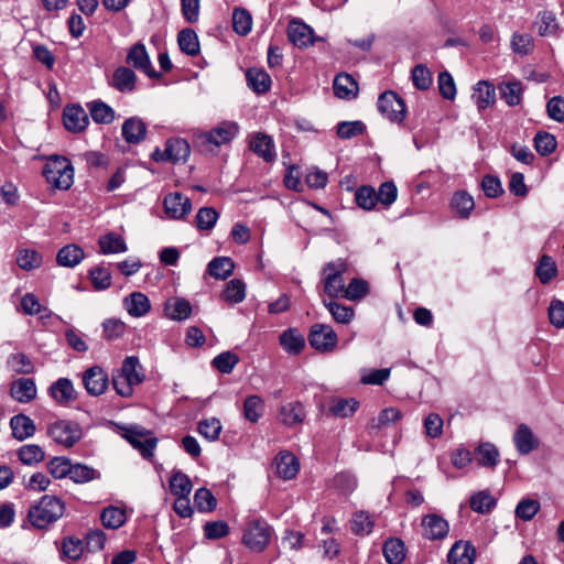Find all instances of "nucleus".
I'll return each instance as SVG.
<instances>
[{"instance_id": "15", "label": "nucleus", "mask_w": 564, "mask_h": 564, "mask_svg": "<svg viewBox=\"0 0 564 564\" xmlns=\"http://www.w3.org/2000/svg\"><path fill=\"white\" fill-rule=\"evenodd\" d=\"M50 397L61 405H67L77 399V391L68 378H59L48 388Z\"/></svg>"}, {"instance_id": "9", "label": "nucleus", "mask_w": 564, "mask_h": 564, "mask_svg": "<svg viewBox=\"0 0 564 564\" xmlns=\"http://www.w3.org/2000/svg\"><path fill=\"white\" fill-rule=\"evenodd\" d=\"M239 127L236 122L224 121L208 132L200 135L204 142L220 147L227 144L238 134Z\"/></svg>"}, {"instance_id": "52", "label": "nucleus", "mask_w": 564, "mask_h": 564, "mask_svg": "<svg viewBox=\"0 0 564 564\" xmlns=\"http://www.w3.org/2000/svg\"><path fill=\"white\" fill-rule=\"evenodd\" d=\"M556 145L557 142L555 137L549 132L539 131L534 137V148L542 156L552 154L555 151Z\"/></svg>"}, {"instance_id": "27", "label": "nucleus", "mask_w": 564, "mask_h": 564, "mask_svg": "<svg viewBox=\"0 0 564 564\" xmlns=\"http://www.w3.org/2000/svg\"><path fill=\"white\" fill-rule=\"evenodd\" d=\"M84 257V250L79 246L69 243L58 250L56 262L61 267L74 268L82 262Z\"/></svg>"}, {"instance_id": "64", "label": "nucleus", "mask_w": 564, "mask_h": 564, "mask_svg": "<svg viewBox=\"0 0 564 564\" xmlns=\"http://www.w3.org/2000/svg\"><path fill=\"white\" fill-rule=\"evenodd\" d=\"M550 323L556 328H564V302L561 300H553L550 303L549 310Z\"/></svg>"}, {"instance_id": "60", "label": "nucleus", "mask_w": 564, "mask_h": 564, "mask_svg": "<svg viewBox=\"0 0 564 564\" xmlns=\"http://www.w3.org/2000/svg\"><path fill=\"white\" fill-rule=\"evenodd\" d=\"M8 364L17 373L30 375L34 372V365L29 357L22 352L11 355L8 359Z\"/></svg>"}, {"instance_id": "20", "label": "nucleus", "mask_w": 564, "mask_h": 564, "mask_svg": "<svg viewBox=\"0 0 564 564\" xmlns=\"http://www.w3.org/2000/svg\"><path fill=\"white\" fill-rule=\"evenodd\" d=\"M451 564H473L476 560V549L469 542L458 541L447 555Z\"/></svg>"}, {"instance_id": "26", "label": "nucleus", "mask_w": 564, "mask_h": 564, "mask_svg": "<svg viewBox=\"0 0 564 564\" xmlns=\"http://www.w3.org/2000/svg\"><path fill=\"white\" fill-rule=\"evenodd\" d=\"M10 426L12 435L19 441H24L35 433L34 422L25 414H17L11 417Z\"/></svg>"}, {"instance_id": "51", "label": "nucleus", "mask_w": 564, "mask_h": 564, "mask_svg": "<svg viewBox=\"0 0 564 564\" xmlns=\"http://www.w3.org/2000/svg\"><path fill=\"white\" fill-rule=\"evenodd\" d=\"M535 274L540 282L543 284L549 283L557 274V267L555 261L550 256H542L539 265L535 269Z\"/></svg>"}, {"instance_id": "19", "label": "nucleus", "mask_w": 564, "mask_h": 564, "mask_svg": "<svg viewBox=\"0 0 564 564\" xmlns=\"http://www.w3.org/2000/svg\"><path fill=\"white\" fill-rule=\"evenodd\" d=\"M289 40L297 47H307L314 43L313 30L300 21H291L288 28Z\"/></svg>"}, {"instance_id": "7", "label": "nucleus", "mask_w": 564, "mask_h": 564, "mask_svg": "<svg viewBox=\"0 0 564 564\" xmlns=\"http://www.w3.org/2000/svg\"><path fill=\"white\" fill-rule=\"evenodd\" d=\"M377 105L379 111L392 122H402L405 118V104L403 99L393 91H384L381 94Z\"/></svg>"}, {"instance_id": "23", "label": "nucleus", "mask_w": 564, "mask_h": 564, "mask_svg": "<svg viewBox=\"0 0 564 564\" xmlns=\"http://www.w3.org/2000/svg\"><path fill=\"white\" fill-rule=\"evenodd\" d=\"M122 137L128 143H140L147 134L145 123L137 117L127 119L122 124Z\"/></svg>"}, {"instance_id": "24", "label": "nucleus", "mask_w": 564, "mask_h": 564, "mask_svg": "<svg viewBox=\"0 0 564 564\" xmlns=\"http://www.w3.org/2000/svg\"><path fill=\"white\" fill-rule=\"evenodd\" d=\"M449 206L458 217L466 219L474 210L475 202L473 196L466 191H457L453 194Z\"/></svg>"}, {"instance_id": "28", "label": "nucleus", "mask_w": 564, "mask_h": 564, "mask_svg": "<svg viewBox=\"0 0 564 564\" xmlns=\"http://www.w3.org/2000/svg\"><path fill=\"white\" fill-rule=\"evenodd\" d=\"M334 94L338 98L350 99L357 96L358 84L349 74H339L333 84Z\"/></svg>"}, {"instance_id": "39", "label": "nucleus", "mask_w": 564, "mask_h": 564, "mask_svg": "<svg viewBox=\"0 0 564 564\" xmlns=\"http://www.w3.org/2000/svg\"><path fill=\"white\" fill-rule=\"evenodd\" d=\"M235 269L234 261L229 257H217L208 263V273L218 280H225L231 275Z\"/></svg>"}, {"instance_id": "31", "label": "nucleus", "mask_w": 564, "mask_h": 564, "mask_svg": "<svg viewBox=\"0 0 564 564\" xmlns=\"http://www.w3.org/2000/svg\"><path fill=\"white\" fill-rule=\"evenodd\" d=\"M192 490V482L189 478L178 471V517L187 518L193 513V509L189 507V500L187 495Z\"/></svg>"}, {"instance_id": "43", "label": "nucleus", "mask_w": 564, "mask_h": 564, "mask_svg": "<svg viewBox=\"0 0 564 564\" xmlns=\"http://www.w3.org/2000/svg\"><path fill=\"white\" fill-rule=\"evenodd\" d=\"M501 98L510 107L520 105L522 100V84L520 82L503 83L499 87Z\"/></svg>"}, {"instance_id": "56", "label": "nucleus", "mask_w": 564, "mask_h": 564, "mask_svg": "<svg viewBox=\"0 0 564 564\" xmlns=\"http://www.w3.org/2000/svg\"><path fill=\"white\" fill-rule=\"evenodd\" d=\"M68 477L74 482L84 484V482H88L90 480L98 478L99 473L96 469H94L87 465H83V464L73 465L72 464Z\"/></svg>"}, {"instance_id": "42", "label": "nucleus", "mask_w": 564, "mask_h": 564, "mask_svg": "<svg viewBox=\"0 0 564 564\" xmlns=\"http://www.w3.org/2000/svg\"><path fill=\"white\" fill-rule=\"evenodd\" d=\"M43 258L34 249H21L17 254V263L20 269L31 271L42 265Z\"/></svg>"}, {"instance_id": "11", "label": "nucleus", "mask_w": 564, "mask_h": 564, "mask_svg": "<svg viewBox=\"0 0 564 564\" xmlns=\"http://www.w3.org/2000/svg\"><path fill=\"white\" fill-rule=\"evenodd\" d=\"M513 444L520 455H529L540 446V440L527 424H520L513 434Z\"/></svg>"}, {"instance_id": "38", "label": "nucleus", "mask_w": 564, "mask_h": 564, "mask_svg": "<svg viewBox=\"0 0 564 564\" xmlns=\"http://www.w3.org/2000/svg\"><path fill=\"white\" fill-rule=\"evenodd\" d=\"M178 48L187 55H197L200 51L198 35L186 28L178 32Z\"/></svg>"}, {"instance_id": "32", "label": "nucleus", "mask_w": 564, "mask_h": 564, "mask_svg": "<svg viewBox=\"0 0 564 564\" xmlns=\"http://www.w3.org/2000/svg\"><path fill=\"white\" fill-rule=\"evenodd\" d=\"M98 245L102 254L122 253L128 249L124 239L115 232L100 236Z\"/></svg>"}, {"instance_id": "6", "label": "nucleus", "mask_w": 564, "mask_h": 564, "mask_svg": "<svg viewBox=\"0 0 564 564\" xmlns=\"http://www.w3.org/2000/svg\"><path fill=\"white\" fill-rule=\"evenodd\" d=\"M308 341L314 349L321 352H330L336 348L338 337L332 326L314 324L310 330Z\"/></svg>"}, {"instance_id": "44", "label": "nucleus", "mask_w": 564, "mask_h": 564, "mask_svg": "<svg viewBox=\"0 0 564 564\" xmlns=\"http://www.w3.org/2000/svg\"><path fill=\"white\" fill-rule=\"evenodd\" d=\"M18 457L24 465H35L44 460L45 453L40 445L26 444L19 448Z\"/></svg>"}, {"instance_id": "22", "label": "nucleus", "mask_w": 564, "mask_h": 564, "mask_svg": "<svg viewBox=\"0 0 564 564\" xmlns=\"http://www.w3.org/2000/svg\"><path fill=\"white\" fill-rule=\"evenodd\" d=\"M471 99L479 111L494 105L496 100V91L494 85L486 80L478 82L474 87Z\"/></svg>"}, {"instance_id": "61", "label": "nucleus", "mask_w": 564, "mask_h": 564, "mask_svg": "<svg viewBox=\"0 0 564 564\" xmlns=\"http://www.w3.org/2000/svg\"><path fill=\"white\" fill-rule=\"evenodd\" d=\"M89 276L96 290H106L111 285V274L109 270L102 265L93 268L89 271Z\"/></svg>"}, {"instance_id": "53", "label": "nucleus", "mask_w": 564, "mask_h": 564, "mask_svg": "<svg viewBox=\"0 0 564 564\" xmlns=\"http://www.w3.org/2000/svg\"><path fill=\"white\" fill-rule=\"evenodd\" d=\"M102 524L108 529H118L126 522V513L117 507L105 508L100 514Z\"/></svg>"}, {"instance_id": "30", "label": "nucleus", "mask_w": 564, "mask_h": 564, "mask_svg": "<svg viewBox=\"0 0 564 564\" xmlns=\"http://www.w3.org/2000/svg\"><path fill=\"white\" fill-rule=\"evenodd\" d=\"M248 87L257 94L267 93L271 87L270 76L260 68H249L246 73Z\"/></svg>"}, {"instance_id": "16", "label": "nucleus", "mask_w": 564, "mask_h": 564, "mask_svg": "<svg viewBox=\"0 0 564 564\" xmlns=\"http://www.w3.org/2000/svg\"><path fill=\"white\" fill-rule=\"evenodd\" d=\"M305 419V410L300 401L283 404L278 411V420L288 427L301 424Z\"/></svg>"}, {"instance_id": "40", "label": "nucleus", "mask_w": 564, "mask_h": 564, "mask_svg": "<svg viewBox=\"0 0 564 564\" xmlns=\"http://www.w3.org/2000/svg\"><path fill=\"white\" fill-rule=\"evenodd\" d=\"M383 555L389 564H400L405 557L404 543L400 539H390L383 544Z\"/></svg>"}, {"instance_id": "55", "label": "nucleus", "mask_w": 564, "mask_h": 564, "mask_svg": "<svg viewBox=\"0 0 564 564\" xmlns=\"http://www.w3.org/2000/svg\"><path fill=\"white\" fill-rule=\"evenodd\" d=\"M369 292V284L366 280L354 278L345 289L343 297L349 301H357L365 297Z\"/></svg>"}, {"instance_id": "50", "label": "nucleus", "mask_w": 564, "mask_h": 564, "mask_svg": "<svg viewBox=\"0 0 564 564\" xmlns=\"http://www.w3.org/2000/svg\"><path fill=\"white\" fill-rule=\"evenodd\" d=\"M510 45L511 50L521 56L529 55L534 48L533 37L528 33L514 32Z\"/></svg>"}, {"instance_id": "5", "label": "nucleus", "mask_w": 564, "mask_h": 564, "mask_svg": "<svg viewBox=\"0 0 564 564\" xmlns=\"http://www.w3.org/2000/svg\"><path fill=\"white\" fill-rule=\"evenodd\" d=\"M270 539L269 524L262 520H254L247 525L242 542L251 551L261 552L269 544Z\"/></svg>"}, {"instance_id": "4", "label": "nucleus", "mask_w": 564, "mask_h": 564, "mask_svg": "<svg viewBox=\"0 0 564 564\" xmlns=\"http://www.w3.org/2000/svg\"><path fill=\"white\" fill-rule=\"evenodd\" d=\"M47 434L54 442L65 447H72L83 436L80 425L68 420H59L52 423L48 426Z\"/></svg>"}, {"instance_id": "54", "label": "nucleus", "mask_w": 564, "mask_h": 564, "mask_svg": "<svg viewBox=\"0 0 564 564\" xmlns=\"http://www.w3.org/2000/svg\"><path fill=\"white\" fill-rule=\"evenodd\" d=\"M194 503L199 512H212L216 509L217 500L207 488H199L194 496Z\"/></svg>"}, {"instance_id": "8", "label": "nucleus", "mask_w": 564, "mask_h": 564, "mask_svg": "<svg viewBox=\"0 0 564 564\" xmlns=\"http://www.w3.org/2000/svg\"><path fill=\"white\" fill-rule=\"evenodd\" d=\"M83 384L88 394L98 397L107 390L109 378L101 367L93 366L83 373Z\"/></svg>"}, {"instance_id": "37", "label": "nucleus", "mask_w": 564, "mask_h": 564, "mask_svg": "<svg viewBox=\"0 0 564 564\" xmlns=\"http://www.w3.org/2000/svg\"><path fill=\"white\" fill-rule=\"evenodd\" d=\"M323 304L328 310L333 319L338 324L347 325L355 317V311L350 306H346L340 303L326 300H323Z\"/></svg>"}, {"instance_id": "14", "label": "nucleus", "mask_w": 564, "mask_h": 564, "mask_svg": "<svg viewBox=\"0 0 564 564\" xmlns=\"http://www.w3.org/2000/svg\"><path fill=\"white\" fill-rule=\"evenodd\" d=\"M124 436L134 448L140 451L143 457L152 456L156 441L149 437L144 430L139 426H131L126 430Z\"/></svg>"}, {"instance_id": "59", "label": "nucleus", "mask_w": 564, "mask_h": 564, "mask_svg": "<svg viewBox=\"0 0 564 564\" xmlns=\"http://www.w3.org/2000/svg\"><path fill=\"white\" fill-rule=\"evenodd\" d=\"M495 506L496 500L485 491H479L470 498V508L478 513L489 512Z\"/></svg>"}, {"instance_id": "3", "label": "nucleus", "mask_w": 564, "mask_h": 564, "mask_svg": "<svg viewBox=\"0 0 564 564\" xmlns=\"http://www.w3.org/2000/svg\"><path fill=\"white\" fill-rule=\"evenodd\" d=\"M348 270V264L343 259L327 262L323 268V286L324 292L333 299L343 296L345 292L344 274Z\"/></svg>"}, {"instance_id": "10", "label": "nucleus", "mask_w": 564, "mask_h": 564, "mask_svg": "<svg viewBox=\"0 0 564 564\" xmlns=\"http://www.w3.org/2000/svg\"><path fill=\"white\" fill-rule=\"evenodd\" d=\"M127 63L135 69L143 72L149 77L158 76L156 72L152 67L147 48L142 43H137L129 50Z\"/></svg>"}, {"instance_id": "33", "label": "nucleus", "mask_w": 564, "mask_h": 564, "mask_svg": "<svg viewBox=\"0 0 564 564\" xmlns=\"http://www.w3.org/2000/svg\"><path fill=\"white\" fill-rule=\"evenodd\" d=\"M112 86L121 93H130L135 87V74L127 67H119L112 75Z\"/></svg>"}, {"instance_id": "2", "label": "nucleus", "mask_w": 564, "mask_h": 564, "mask_svg": "<svg viewBox=\"0 0 564 564\" xmlns=\"http://www.w3.org/2000/svg\"><path fill=\"white\" fill-rule=\"evenodd\" d=\"M43 174L46 181L58 189H68L74 182V167L63 156H52L46 162Z\"/></svg>"}, {"instance_id": "46", "label": "nucleus", "mask_w": 564, "mask_h": 564, "mask_svg": "<svg viewBox=\"0 0 564 564\" xmlns=\"http://www.w3.org/2000/svg\"><path fill=\"white\" fill-rule=\"evenodd\" d=\"M223 424L217 417H208L199 421L197 431L207 441L215 442L219 438Z\"/></svg>"}, {"instance_id": "17", "label": "nucleus", "mask_w": 564, "mask_h": 564, "mask_svg": "<svg viewBox=\"0 0 564 564\" xmlns=\"http://www.w3.org/2000/svg\"><path fill=\"white\" fill-rule=\"evenodd\" d=\"M276 475L285 480L294 478L300 469L299 459L290 452H280L274 458Z\"/></svg>"}, {"instance_id": "49", "label": "nucleus", "mask_w": 564, "mask_h": 564, "mask_svg": "<svg viewBox=\"0 0 564 564\" xmlns=\"http://www.w3.org/2000/svg\"><path fill=\"white\" fill-rule=\"evenodd\" d=\"M89 112L93 120L97 123L108 124L115 119L113 109L102 101L90 102Z\"/></svg>"}, {"instance_id": "36", "label": "nucleus", "mask_w": 564, "mask_h": 564, "mask_svg": "<svg viewBox=\"0 0 564 564\" xmlns=\"http://www.w3.org/2000/svg\"><path fill=\"white\" fill-rule=\"evenodd\" d=\"M280 345L286 352L296 355L304 348L305 340L296 329L290 328L281 334Z\"/></svg>"}, {"instance_id": "12", "label": "nucleus", "mask_w": 564, "mask_h": 564, "mask_svg": "<svg viewBox=\"0 0 564 564\" xmlns=\"http://www.w3.org/2000/svg\"><path fill=\"white\" fill-rule=\"evenodd\" d=\"M423 535L429 540H443L449 531L448 522L438 514H427L422 519Z\"/></svg>"}, {"instance_id": "41", "label": "nucleus", "mask_w": 564, "mask_h": 564, "mask_svg": "<svg viewBox=\"0 0 564 564\" xmlns=\"http://www.w3.org/2000/svg\"><path fill=\"white\" fill-rule=\"evenodd\" d=\"M225 302L230 304H238L246 297V284L239 279H232L227 284L221 293Z\"/></svg>"}, {"instance_id": "63", "label": "nucleus", "mask_w": 564, "mask_h": 564, "mask_svg": "<svg viewBox=\"0 0 564 564\" xmlns=\"http://www.w3.org/2000/svg\"><path fill=\"white\" fill-rule=\"evenodd\" d=\"M540 510V502L534 499H523L516 507L517 518L530 521Z\"/></svg>"}, {"instance_id": "47", "label": "nucleus", "mask_w": 564, "mask_h": 564, "mask_svg": "<svg viewBox=\"0 0 564 564\" xmlns=\"http://www.w3.org/2000/svg\"><path fill=\"white\" fill-rule=\"evenodd\" d=\"M356 204L364 210H372L378 204L377 192L372 186L362 185L355 193Z\"/></svg>"}, {"instance_id": "1", "label": "nucleus", "mask_w": 564, "mask_h": 564, "mask_svg": "<svg viewBox=\"0 0 564 564\" xmlns=\"http://www.w3.org/2000/svg\"><path fill=\"white\" fill-rule=\"evenodd\" d=\"M65 512L64 502L56 496L45 495L28 511L30 523L36 529H47Z\"/></svg>"}, {"instance_id": "18", "label": "nucleus", "mask_w": 564, "mask_h": 564, "mask_svg": "<svg viewBox=\"0 0 564 564\" xmlns=\"http://www.w3.org/2000/svg\"><path fill=\"white\" fill-rule=\"evenodd\" d=\"M36 384L32 378H20L12 382L11 397L20 403H29L36 398Z\"/></svg>"}, {"instance_id": "13", "label": "nucleus", "mask_w": 564, "mask_h": 564, "mask_svg": "<svg viewBox=\"0 0 564 564\" xmlns=\"http://www.w3.org/2000/svg\"><path fill=\"white\" fill-rule=\"evenodd\" d=\"M63 121L66 130L77 133L86 129L89 123V118L83 107L72 105L65 107Z\"/></svg>"}, {"instance_id": "25", "label": "nucleus", "mask_w": 564, "mask_h": 564, "mask_svg": "<svg viewBox=\"0 0 564 564\" xmlns=\"http://www.w3.org/2000/svg\"><path fill=\"white\" fill-rule=\"evenodd\" d=\"M123 306L129 315L133 317L144 316L151 308L147 295L141 292H133L123 300Z\"/></svg>"}, {"instance_id": "21", "label": "nucleus", "mask_w": 564, "mask_h": 564, "mask_svg": "<svg viewBox=\"0 0 564 564\" xmlns=\"http://www.w3.org/2000/svg\"><path fill=\"white\" fill-rule=\"evenodd\" d=\"M250 149L267 162L276 158L274 142L268 134L257 133L250 141Z\"/></svg>"}, {"instance_id": "45", "label": "nucleus", "mask_w": 564, "mask_h": 564, "mask_svg": "<svg viewBox=\"0 0 564 564\" xmlns=\"http://www.w3.org/2000/svg\"><path fill=\"white\" fill-rule=\"evenodd\" d=\"M535 25H538V33L541 36H553L558 29L556 17L551 11L540 12L536 17Z\"/></svg>"}, {"instance_id": "35", "label": "nucleus", "mask_w": 564, "mask_h": 564, "mask_svg": "<svg viewBox=\"0 0 564 564\" xmlns=\"http://www.w3.org/2000/svg\"><path fill=\"white\" fill-rule=\"evenodd\" d=\"M119 371L126 377V380H130L135 386L140 384L144 379L143 368L135 356L127 357Z\"/></svg>"}, {"instance_id": "48", "label": "nucleus", "mask_w": 564, "mask_h": 564, "mask_svg": "<svg viewBox=\"0 0 564 564\" xmlns=\"http://www.w3.org/2000/svg\"><path fill=\"white\" fill-rule=\"evenodd\" d=\"M232 28L239 35H247L252 29V17L248 10L237 8L232 12Z\"/></svg>"}, {"instance_id": "34", "label": "nucleus", "mask_w": 564, "mask_h": 564, "mask_svg": "<svg viewBox=\"0 0 564 564\" xmlns=\"http://www.w3.org/2000/svg\"><path fill=\"white\" fill-rule=\"evenodd\" d=\"M264 412V401L258 394L248 395L243 401V416L251 423H257Z\"/></svg>"}, {"instance_id": "57", "label": "nucleus", "mask_w": 564, "mask_h": 564, "mask_svg": "<svg viewBox=\"0 0 564 564\" xmlns=\"http://www.w3.org/2000/svg\"><path fill=\"white\" fill-rule=\"evenodd\" d=\"M84 550V542L77 538L67 536L62 542V554L69 560H78Z\"/></svg>"}, {"instance_id": "62", "label": "nucleus", "mask_w": 564, "mask_h": 564, "mask_svg": "<svg viewBox=\"0 0 564 564\" xmlns=\"http://www.w3.org/2000/svg\"><path fill=\"white\" fill-rule=\"evenodd\" d=\"M218 219V213L212 207H203L198 210L195 221L200 230L212 229Z\"/></svg>"}, {"instance_id": "58", "label": "nucleus", "mask_w": 564, "mask_h": 564, "mask_svg": "<svg viewBox=\"0 0 564 564\" xmlns=\"http://www.w3.org/2000/svg\"><path fill=\"white\" fill-rule=\"evenodd\" d=\"M238 361L239 358L236 354L231 351H225L217 355L213 359L212 365L223 373H230L238 364Z\"/></svg>"}, {"instance_id": "29", "label": "nucleus", "mask_w": 564, "mask_h": 564, "mask_svg": "<svg viewBox=\"0 0 564 564\" xmlns=\"http://www.w3.org/2000/svg\"><path fill=\"white\" fill-rule=\"evenodd\" d=\"M477 464L481 467L494 468L499 463V451L491 443H480L475 449Z\"/></svg>"}]
</instances>
